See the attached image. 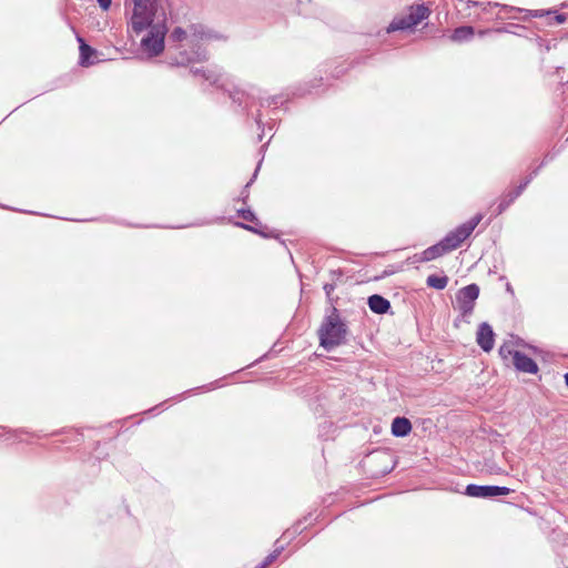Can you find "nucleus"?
<instances>
[{
	"label": "nucleus",
	"instance_id": "nucleus-24",
	"mask_svg": "<svg viewBox=\"0 0 568 568\" xmlns=\"http://www.w3.org/2000/svg\"><path fill=\"white\" fill-rule=\"evenodd\" d=\"M516 351L513 349L509 345L507 344H504L499 347V355L504 358V359H507L509 356H511V358L514 359V353Z\"/></svg>",
	"mask_w": 568,
	"mask_h": 568
},
{
	"label": "nucleus",
	"instance_id": "nucleus-13",
	"mask_svg": "<svg viewBox=\"0 0 568 568\" xmlns=\"http://www.w3.org/2000/svg\"><path fill=\"white\" fill-rule=\"evenodd\" d=\"M430 14V10L425 4H418L416 7L410 8V12L408 13L410 18V22L417 26L423 20L427 19Z\"/></svg>",
	"mask_w": 568,
	"mask_h": 568
},
{
	"label": "nucleus",
	"instance_id": "nucleus-29",
	"mask_svg": "<svg viewBox=\"0 0 568 568\" xmlns=\"http://www.w3.org/2000/svg\"><path fill=\"white\" fill-rule=\"evenodd\" d=\"M97 1L103 10H108L112 2V0H97Z\"/></svg>",
	"mask_w": 568,
	"mask_h": 568
},
{
	"label": "nucleus",
	"instance_id": "nucleus-19",
	"mask_svg": "<svg viewBox=\"0 0 568 568\" xmlns=\"http://www.w3.org/2000/svg\"><path fill=\"white\" fill-rule=\"evenodd\" d=\"M518 196H515V192L514 191H509L507 194H505L498 206L496 207L495 210V214L496 215H499L501 214Z\"/></svg>",
	"mask_w": 568,
	"mask_h": 568
},
{
	"label": "nucleus",
	"instance_id": "nucleus-11",
	"mask_svg": "<svg viewBox=\"0 0 568 568\" xmlns=\"http://www.w3.org/2000/svg\"><path fill=\"white\" fill-rule=\"evenodd\" d=\"M447 253H449V250L447 248V246L444 244V242L442 240L437 244L427 247L422 253V261L429 262V261H433V260H435L439 256H443L444 254H447Z\"/></svg>",
	"mask_w": 568,
	"mask_h": 568
},
{
	"label": "nucleus",
	"instance_id": "nucleus-1",
	"mask_svg": "<svg viewBox=\"0 0 568 568\" xmlns=\"http://www.w3.org/2000/svg\"><path fill=\"white\" fill-rule=\"evenodd\" d=\"M349 329L338 310L331 306L317 329L320 345L327 352L347 343Z\"/></svg>",
	"mask_w": 568,
	"mask_h": 568
},
{
	"label": "nucleus",
	"instance_id": "nucleus-8",
	"mask_svg": "<svg viewBox=\"0 0 568 568\" xmlns=\"http://www.w3.org/2000/svg\"><path fill=\"white\" fill-rule=\"evenodd\" d=\"M476 342L484 352H490L493 349L495 333L488 323L484 322L479 325L476 334Z\"/></svg>",
	"mask_w": 568,
	"mask_h": 568
},
{
	"label": "nucleus",
	"instance_id": "nucleus-22",
	"mask_svg": "<svg viewBox=\"0 0 568 568\" xmlns=\"http://www.w3.org/2000/svg\"><path fill=\"white\" fill-rule=\"evenodd\" d=\"M237 214L240 217L247 222H257L255 214L250 209H240L237 210Z\"/></svg>",
	"mask_w": 568,
	"mask_h": 568
},
{
	"label": "nucleus",
	"instance_id": "nucleus-26",
	"mask_svg": "<svg viewBox=\"0 0 568 568\" xmlns=\"http://www.w3.org/2000/svg\"><path fill=\"white\" fill-rule=\"evenodd\" d=\"M246 97V94L242 91H234V92H231L230 93V98L234 101V102H237L239 104H242L243 103V99Z\"/></svg>",
	"mask_w": 568,
	"mask_h": 568
},
{
	"label": "nucleus",
	"instance_id": "nucleus-12",
	"mask_svg": "<svg viewBox=\"0 0 568 568\" xmlns=\"http://www.w3.org/2000/svg\"><path fill=\"white\" fill-rule=\"evenodd\" d=\"M412 432V424L406 417H395L392 423V434L396 437H405Z\"/></svg>",
	"mask_w": 568,
	"mask_h": 568
},
{
	"label": "nucleus",
	"instance_id": "nucleus-17",
	"mask_svg": "<svg viewBox=\"0 0 568 568\" xmlns=\"http://www.w3.org/2000/svg\"><path fill=\"white\" fill-rule=\"evenodd\" d=\"M474 36V28L469 26L458 27L452 34V40L455 42H462L469 40Z\"/></svg>",
	"mask_w": 568,
	"mask_h": 568
},
{
	"label": "nucleus",
	"instance_id": "nucleus-32",
	"mask_svg": "<svg viewBox=\"0 0 568 568\" xmlns=\"http://www.w3.org/2000/svg\"><path fill=\"white\" fill-rule=\"evenodd\" d=\"M564 377H565L566 385L568 387V373H566Z\"/></svg>",
	"mask_w": 568,
	"mask_h": 568
},
{
	"label": "nucleus",
	"instance_id": "nucleus-3",
	"mask_svg": "<svg viewBox=\"0 0 568 568\" xmlns=\"http://www.w3.org/2000/svg\"><path fill=\"white\" fill-rule=\"evenodd\" d=\"M134 8L131 17V28L135 33H141L153 26L155 14L154 0H133Z\"/></svg>",
	"mask_w": 568,
	"mask_h": 568
},
{
	"label": "nucleus",
	"instance_id": "nucleus-20",
	"mask_svg": "<svg viewBox=\"0 0 568 568\" xmlns=\"http://www.w3.org/2000/svg\"><path fill=\"white\" fill-rule=\"evenodd\" d=\"M481 220H483V214L478 213L475 216H473L469 221H467L463 224L471 234L474 232V230L476 229V226L480 223Z\"/></svg>",
	"mask_w": 568,
	"mask_h": 568
},
{
	"label": "nucleus",
	"instance_id": "nucleus-18",
	"mask_svg": "<svg viewBox=\"0 0 568 568\" xmlns=\"http://www.w3.org/2000/svg\"><path fill=\"white\" fill-rule=\"evenodd\" d=\"M426 283L429 287H433L436 290H444L448 284V277L447 276L429 275L426 280Z\"/></svg>",
	"mask_w": 568,
	"mask_h": 568
},
{
	"label": "nucleus",
	"instance_id": "nucleus-25",
	"mask_svg": "<svg viewBox=\"0 0 568 568\" xmlns=\"http://www.w3.org/2000/svg\"><path fill=\"white\" fill-rule=\"evenodd\" d=\"M257 170L258 168L255 170L254 174H253V178L251 179V181H248L246 183V185L244 186V190L241 192V200L243 203H246L247 199H248V187L251 186V184L253 183V180L256 178V174H257Z\"/></svg>",
	"mask_w": 568,
	"mask_h": 568
},
{
	"label": "nucleus",
	"instance_id": "nucleus-33",
	"mask_svg": "<svg viewBox=\"0 0 568 568\" xmlns=\"http://www.w3.org/2000/svg\"><path fill=\"white\" fill-rule=\"evenodd\" d=\"M507 291H508V292H511V291H513V290H511L510 284H507Z\"/></svg>",
	"mask_w": 568,
	"mask_h": 568
},
{
	"label": "nucleus",
	"instance_id": "nucleus-2",
	"mask_svg": "<svg viewBox=\"0 0 568 568\" xmlns=\"http://www.w3.org/2000/svg\"><path fill=\"white\" fill-rule=\"evenodd\" d=\"M212 34L204 30L202 26L199 24H192L189 27L187 30L182 29L181 27H176L170 34V39L174 42H181L186 41L187 44L191 47L196 48L195 51H193L192 57H186L181 60V63L184 61H202L206 60L207 55L204 50H201V47L199 45L200 40H207L211 39Z\"/></svg>",
	"mask_w": 568,
	"mask_h": 568
},
{
	"label": "nucleus",
	"instance_id": "nucleus-15",
	"mask_svg": "<svg viewBox=\"0 0 568 568\" xmlns=\"http://www.w3.org/2000/svg\"><path fill=\"white\" fill-rule=\"evenodd\" d=\"M409 20H410V18L408 14L404 16V17L394 18L393 21L387 27V32L390 33L394 31L407 30V29L413 28L414 24Z\"/></svg>",
	"mask_w": 568,
	"mask_h": 568
},
{
	"label": "nucleus",
	"instance_id": "nucleus-21",
	"mask_svg": "<svg viewBox=\"0 0 568 568\" xmlns=\"http://www.w3.org/2000/svg\"><path fill=\"white\" fill-rule=\"evenodd\" d=\"M536 175L537 170H535L528 178H526V180L523 183H520L515 190H513L515 192V196H519Z\"/></svg>",
	"mask_w": 568,
	"mask_h": 568
},
{
	"label": "nucleus",
	"instance_id": "nucleus-7",
	"mask_svg": "<svg viewBox=\"0 0 568 568\" xmlns=\"http://www.w3.org/2000/svg\"><path fill=\"white\" fill-rule=\"evenodd\" d=\"M470 236L469 231L460 224L455 230L447 233V235L443 239L444 244L447 246L449 252L458 248L462 243Z\"/></svg>",
	"mask_w": 568,
	"mask_h": 568
},
{
	"label": "nucleus",
	"instance_id": "nucleus-10",
	"mask_svg": "<svg viewBox=\"0 0 568 568\" xmlns=\"http://www.w3.org/2000/svg\"><path fill=\"white\" fill-rule=\"evenodd\" d=\"M367 304L371 311L375 314H386L390 308V303L382 295L374 294L368 297Z\"/></svg>",
	"mask_w": 568,
	"mask_h": 568
},
{
	"label": "nucleus",
	"instance_id": "nucleus-27",
	"mask_svg": "<svg viewBox=\"0 0 568 568\" xmlns=\"http://www.w3.org/2000/svg\"><path fill=\"white\" fill-rule=\"evenodd\" d=\"M323 288L325 291L326 296L331 298V295L335 290V285L332 283H326Z\"/></svg>",
	"mask_w": 568,
	"mask_h": 568
},
{
	"label": "nucleus",
	"instance_id": "nucleus-5",
	"mask_svg": "<svg viewBox=\"0 0 568 568\" xmlns=\"http://www.w3.org/2000/svg\"><path fill=\"white\" fill-rule=\"evenodd\" d=\"M479 296V286L477 284H469L460 288L456 294L457 308L462 316L468 317L473 314L476 300Z\"/></svg>",
	"mask_w": 568,
	"mask_h": 568
},
{
	"label": "nucleus",
	"instance_id": "nucleus-9",
	"mask_svg": "<svg viewBox=\"0 0 568 568\" xmlns=\"http://www.w3.org/2000/svg\"><path fill=\"white\" fill-rule=\"evenodd\" d=\"M513 364L517 371L528 374H536L538 365L536 362L521 352L514 353Z\"/></svg>",
	"mask_w": 568,
	"mask_h": 568
},
{
	"label": "nucleus",
	"instance_id": "nucleus-16",
	"mask_svg": "<svg viewBox=\"0 0 568 568\" xmlns=\"http://www.w3.org/2000/svg\"><path fill=\"white\" fill-rule=\"evenodd\" d=\"M191 72L194 75H201L205 81H209L211 84H217L221 79V74L217 71L211 69L195 68L192 69Z\"/></svg>",
	"mask_w": 568,
	"mask_h": 568
},
{
	"label": "nucleus",
	"instance_id": "nucleus-34",
	"mask_svg": "<svg viewBox=\"0 0 568 568\" xmlns=\"http://www.w3.org/2000/svg\"><path fill=\"white\" fill-rule=\"evenodd\" d=\"M468 3H469V4H474V6H475V4H477V2H476V1H468Z\"/></svg>",
	"mask_w": 568,
	"mask_h": 568
},
{
	"label": "nucleus",
	"instance_id": "nucleus-14",
	"mask_svg": "<svg viewBox=\"0 0 568 568\" xmlns=\"http://www.w3.org/2000/svg\"><path fill=\"white\" fill-rule=\"evenodd\" d=\"M78 40L80 42V64L83 67L93 64V61L90 59L97 53V51L87 44L81 38H78Z\"/></svg>",
	"mask_w": 568,
	"mask_h": 568
},
{
	"label": "nucleus",
	"instance_id": "nucleus-28",
	"mask_svg": "<svg viewBox=\"0 0 568 568\" xmlns=\"http://www.w3.org/2000/svg\"><path fill=\"white\" fill-rule=\"evenodd\" d=\"M554 19L557 24H561V23L566 22L567 16L565 13H557Z\"/></svg>",
	"mask_w": 568,
	"mask_h": 568
},
{
	"label": "nucleus",
	"instance_id": "nucleus-4",
	"mask_svg": "<svg viewBox=\"0 0 568 568\" xmlns=\"http://www.w3.org/2000/svg\"><path fill=\"white\" fill-rule=\"evenodd\" d=\"M148 29V34L141 40V47L150 57H158L164 50V38L168 28L164 22H156Z\"/></svg>",
	"mask_w": 568,
	"mask_h": 568
},
{
	"label": "nucleus",
	"instance_id": "nucleus-31",
	"mask_svg": "<svg viewBox=\"0 0 568 568\" xmlns=\"http://www.w3.org/2000/svg\"><path fill=\"white\" fill-rule=\"evenodd\" d=\"M390 274H393V271H384L382 277L388 276Z\"/></svg>",
	"mask_w": 568,
	"mask_h": 568
},
{
	"label": "nucleus",
	"instance_id": "nucleus-30",
	"mask_svg": "<svg viewBox=\"0 0 568 568\" xmlns=\"http://www.w3.org/2000/svg\"><path fill=\"white\" fill-rule=\"evenodd\" d=\"M239 226L243 227V229H246V230H250L252 232H255V233H260V231L251 225H246V224H243V223H237Z\"/></svg>",
	"mask_w": 568,
	"mask_h": 568
},
{
	"label": "nucleus",
	"instance_id": "nucleus-6",
	"mask_svg": "<svg viewBox=\"0 0 568 568\" xmlns=\"http://www.w3.org/2000/svg\"><path fill=\"white\" fill-rule=\"evenodd\" d=\"M510 491L511 489L508 487L475 484L467 485L465 490L466 495L476 498H491L497 496H506L510 494Z\"/></svg>",
	"mask_w": 568,
	"mask_h": 568
},
{
	"label": "nucleus",
	"instance_id": "nucleus-23",
	"mask_svg": "<svg viewBox=\"0 0 568 568\" xmlns=\"http://www.w3.org/2000/svg\"><path fill=\"white\" fill-rule=\"evenodd\" d=\"M283 547L276 548L273 552H271L261 564V568H266L268 565H271L281 554Z\"/></svg>",
	"mask_w": 568,
	"mask_h": 568
}]
</instances>
